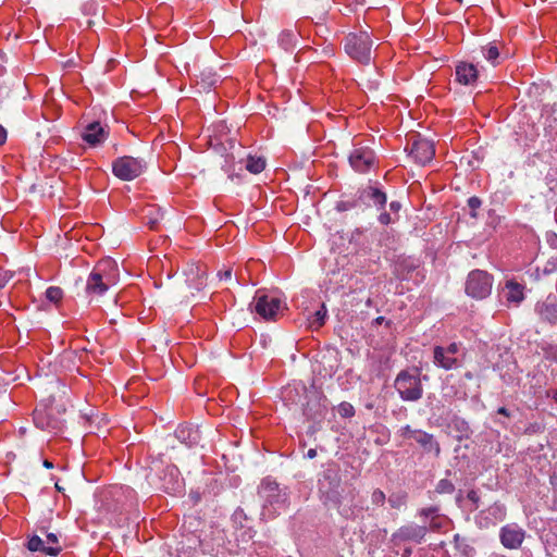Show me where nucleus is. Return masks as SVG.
Segmentation results:
<instances>
[{
  "label": "nucleus",
  "instance_id": "20",
  "mask_svg": "<svg viewBox=\"0 0 557 557\" xmlns=\"http://www.w3.org/2000/svg\"><path fill=\"white\" fill-rule=\"evenodd\" d=\"M479 77V71L478 67L468 62H459L456 65V81L459 84L469 86L473 85Z\"/></svg>",
  "mask_w": 557,
  "mask_h": 557
},
{
  "label": "nucleus",
  "instance_id": "32",
  "mask_svg": "<svg viewBox=\"0 0 557 557\" xmlns=\"http://www.w3.org/2000/svg\"><path fill=\"white\" fill-rule=\"evenodd\" d=\"M455 491V485L448 479H442L437 482L435 492L438 494H451Z\"/></svg>",
  "mask_w": 557,
  "mask_h": 557
},
{
  "label": "nucleus",
  "instance_id": "50",
  "mask_svg": "<svg viewBox=\"0 0 557 557\" xmlns=\"http://www.w3.org/2000/svg\"><path fill=\"white\" fill-rule=\"evenodd\" d=\"M465 376L468 379V380H471L473 377L472 373L471 372H467L465 374Z\"/></svg>",
  "mask_w": 557,
  "mask_h": 557
},
{
  "label": "nucleus",
  "instance_id": "34",
  "mask_svg": "<svg viewBox=\"0 0 557 557\" xmlns=\"http://www.w3.org/2000/svg\"><path fill=\"white\" fill-rule=\"evenodd\" d=\"M13 272L0 268V290L12 280Z\"/></svg>",
  "mask_w": 557,
  "mask_h": 557
},
{
  "label": "nucleus",
  "instance_id": "37",
  "mask_svg": "<svg viewBox=\"0 0 557 557\" xmlns=\"http://www.w3.org/2000/svg\"><path fill=\"white\" fill-rule=\"evenodd\" d=\"M232 519L235 523H238L240 527H244L243 524V521L247 519L246 517V513L244 512V510L242 508H237L233 516H232Z\"/></svg>",
  "mask_w": 557,
  "mask_h": 557
},
{
  "label": "nucleus",
  "instance_id": "47",
  "mask_svg": "<svg viewBox=\"0 0 557 557\" xmlns=\"http://www.w3.org/2000/svg\"><path fill=\"white\" fill-rule=\"evenodd\" d=\"M315 456H317V449H314V448H310L306 454V457L309 459H313Z\"/></svg>",
  "mask_w": 557,
  "mask_h": 557
},
{
  "label": "nucleus",
  "instance_id": "44",
  "mask_svg": "<svg viewBox=\"0 0 557 557\" xmlns=\"http://www.w3.org/2000/svg\"><path fill=\"white\" fill-rule=\"evenodd\" d=\"M414 431H416V430H412V429L410 428V425H405V426H403V428H401V430H400L401 435H404V436H407V435H408V436H409V437H411V438H412V432H414Z\"/></svg>",
  "mask_w": 557,
  "mask_h": 557
},
{
  "label": "nucleus",
  "instance_id": "46",
  "mask_svg": "<svg viewBox=\"0 0 557 557\" xmlns=\"http://www.w3.org/2000/svg\"><path fill=\"white\" fill-rule=\"evenodd\" d=\"M7 140V131L3 126L0 125V146L3 145Z\"/></svg>",
  "mask_w": 557,
  "mask_h": 557
},
{
  "label": "nucleus",
  "instance_id": "15",
  "mask_svg": "<svg viewBox=\"0 0 557 557\" xmlns=\"http://www.w3.org/2000/svg\"><path fill=\"white\" fill-rule=\"evenodd\" d=\"M27 548L30 552H42L49 556H57L61 552L58 536L54 533H48L46 540L33 535L27 542Z\"/></svg>",
  "mask_w": 557,
  "mask_h": 557
},
{
  "label": "nucleus",
  "instance_id": "53",
  "mask_svg": "<svg viewBox=\"0 0 557 557\" xmlns=\"http://www.w3.org/2000/svg\"><path fill=\"white\" fill-rule=\"evenodd\" d=\"M554 399L557 401V389L555 391L554 395H553Z\"/></svg>",
  "mask_w": 557,
  "mask_h": 557
},
{
  "label": "nucleus",
  "instance_id": "24",
  "mask_svg": "<svg viewBox=\"0 0 557 557\" xmlns=\"http://www.w3.org/2000/svg\"><path fill=\"white\" fill-rule=\"evenodd\" d=\"M175 435L181 442L189 446L198 441V432L187 426H180L175 431Z\"/></svg>",
  "mask_w": 557,
  "mask_h": 557
},
{
  "label": "nucleus",
  "instance_id": "2",
  "mask_svg": "<svg viewBox=\"0 0 557 557\" xmlns=\"http://www.w3.org/2000/svg\"><path fill=\"white\" fill-rule=\"evenodd\" d=\"M259 496L262 499L261 516L263 519H272L284 511L288 506V494L286 487L267 478L261 482Z\"/></svg>",
  "mask_w": 557,
  "mask_h": 557
},
{
  "label": "nucleus",
  "instance_id": "41",
  "mask_svg": "<svg viewBox=\"0 0 557 557\" xmlns=\"http://www.w3.org/2000/svg\"><path fill=\"white\" fill-rule=\"evenodd\" d=\"M379 222L383 225H388L393 222L391 214L388 212H381L379 215Z\"/></svg>",
  "mask_w": 557,
  "mask_h": 557
},
{
  "label": "nucleus",
  "instance_id": "36",
  "mask_svg": "<svg viewBox=\"0 0 557 557\" xmlns=\"http://www.w3.org/2000/svg\"><path fill=\"white\" fill-rule=\"evenodd\" d=\"M371 502L374 505H383L385 502V494L379 488L374 490L371 495Z\"/></svg>",
  "mask_w": 557,
  "mask_h": 557
},
{
  "label": "nucleus",
  "instance_id": "13",
  "mask_svg": "<svg viewBox=\"0 0 557 557\" xmlns=\"http://www.w3.org/2000/svg\"><path fill=\"white\" fill-rule=\"evenodd\" d=\"M410 156L418 164L425 165L432 161L435 156L433 141L420 135L414 136L410 148Z\"/></svg>",
  "mask_w": 557,
  "mask_h": 557
},
{
  "label": "nucleus",
  "instance_id": "5",
  "mask_svg": "<svg viewBox=\"0 0 557 557\" xmlns=\"http://www.w3.org/2000/svg\"><path fill=\"white\" fill-rule=\"evenodd\" d=\"M63 411L54 407L50 398L40 401L33 412L34 424L48 433L59 434L64 428V420L61 417Z\"/></svg>",
  "mask_w": 557,
  "mask_h": 557
},
{
  "label": "nucleus",
  "instance_id": "10",
  "mask_svg": "<svg viewBox=\"0 0 557 557\" xmlns=\"http://www.w3.org/2000/svg\"><path fill=\"white\" fill-rule=\"evenodd\" d=\"M494 278L483 270H472L467 277L465 290L473 299H485L492 293Z\"/></svg>",
  "mask_w": 557,
  "mask_h": 557
},
{
  "label": "nucleus",
  "instance_id": "12",
  "mask_svg": "<svg viewBox=\"0 0 557 557\" xmlns=\"http://www.w3.org/2000/svg\"><path fill=\"white\" fill-rule=\"evenodd\" d=\"M376 156L368 146H355L349 154V164L358 173H367L376 164Z\"/></svg>",
  "mask_w": 557,
  "mask_h": 557
},
{
  "label": "nucleus",
  "instance_id": "39",
  "mask_svg": "<svg viewBox=\"0 0 557 557\" xmlns=\"http://www.w3.org/2000/svg\"><path fill=\"white\" fill-rule=\"evenodd\" d=\"M326 317V309L325 306L322 305L321 309L315 312V319L319 323V325H322L324 323Z\"/></svg>",
  "mask_w": 557,
  "mask_h": 557
},
{
  "label": "nucleus",
  "instance_id": "25",
  "mask_svg": "<svg viewBox=\"0 0 557 557\" xmlns=\"http://www.w3.org/2000/svg\"><path fill=\"white\" fill-rule=\"evenodd\" d=\"M486 513L488 516L487 518L490 519V522L495 524L505 519L506 507L500 503H494L492 506L488 507Z\"/></svg>",
  "mask_w": 557,
  "mask_h": 557
},
{
  "label": "nucleus",
  "instance_id": "26",
  "mask_svg": "<svg viewBox=\"0 0 557 557\" xmlns=\"http://www.w3.org/2000/svg\"><path fill=\"white\" fill-rule=\"evenodd\" d=\"M265 168V160L261 157L248 156L246 169L252 174L261 173Z\"/></svg>",
  "mask_w": 557,
  "mask_h": 557
},
{
  "label": "nucleus",
  "instance_id": "11",
  "mask_svg": "<svg viewBox=\"0 0 557 557\" xmlns=\"http://www.w3.org/2000/svg\"><path fill=\"white\" fill-rule=\"evenodd\" d=\"M146 169V162L140 158L124 156L112 163L113 174L122 181H133Z\"/></svg>",
  "mask_w": 557,
  "mask_h": 557
},
{
  "label": "nucleus",
  "instance_id": "4",
  "mask_svg": "<svg viewBox=\"0 0 557 557\" xmlns=\"http://www.w3.org/2000/svg\"><path fill=\"white\" fill-rule=\"evenodd\" d=\"M251 306L265 321H275L287 309L285 297L277 290L258 289Z\"/></svg>",
  "mask_w": 557,
  "mask_h": 557
},
{
  "label": "nucleus",
  "instance_id": "21",
  "mask_svg": "<svg viewBox=\"0 0 557 557\" xmlns=\"http://www.w3.org/2000/svg\"><path fill=\"white\" fill-rule=\"evenodd\" d=\"M536 311L540 317L554 324L557 322V297L549 294L545 300L536 305Z\"/></svg>",
  "mask_w": 557,
  "mask_h": 557
},
{
  "label": "nucleus",
  "instance_id": "7",
  "mask_svg": "<svg viewBox=\"0 0 557 557\" xmlns=\"http://www.w3.org/2000/svg\"><path fill=\"white\" fill-rule=\"evenodd\" d=\"M466 355V348L461 343L453 342L447 346L437 345L433 348V363L446 371L456 370L463 366Z\"/></svg>",
  "mask_w": 557,
  "mask_h": 557
},
{
  "label": "nucleus",
  "instance_id": "52",
  "mask_svg": "<svg viewBox=\"0 0 557 557\" xmlns=\"http://www.w3.org/2000/svg\"><path fill=\"white\" fill-rule=\"evenodd\" d=\"M382 320H383V317H379V318H376V322H377V323H381V321H382Z\"/></svg>",
  "mask_w": 557,
  "mask_h": 557
},
{
  "label": "nucleus",
  "instance_id": "8",
  "mask_svg": "<svg viewBox=\"0 0 557 557\" xmlns=\"http://www.w3.org/2000/svg\"><path fill=\"white\" fill-rule=\"evenodd\" d=\"M319 490L324 495L325 503L334 505L344 518L354 519L361 512L362 508L354 488H349L345 496H341L336 491H324L321 482Z\"/></svg>",
  "mask_w": 557,
  "mask_h": 557
},
{
  "label": "nucleus",
  "instance_id": "27",
  "mask_svg": "<svg viewBox=\"0 0 557 557\" xmlns=\"http://www.w3.org/2000/svg\"><path fill=\"white\" fill-rule=\"evenodd\" d=\"M296 41H297V36L292 30H283L280 34L278 42L284 50L293 49L296 45Z\"/></svg>",
  "mask_w": 557,
  "mask_h": 557
},
{
  "label": "nucleus",
  "instance_id": "22",
  "mask_svg": "<svg viewBox=\"0 0 557 557\" xmlns=\"http://www.w3.org/2000/svg\"><path fill=\"white\" fill-rule=\"evenodd\" d=\"M523 290V285L511 280L507 281L502 292L503 298L508 304L518 306L524 299Z\"/></svg>",
  "mask_w": 557,
  "mask_h": 557
},
{
  "label": "nucleus",
  "instance_id": "35",
  "mask_svg": "<svg viewBox=\"0 0 557 557\" xmlns=\"http://www.w3.org/2000/svg\"><path fill=\"white\" fill-rule=\"evenodd\" d=\"M454 423H455L457 430L461 433V435H468V433L470 431V426L467 421H465L463 419H460V418H456L454 420Z\"/></svg>",
  "mask_w": 557,
  "mask_h": 557
},
{
  "label": "nucleus",
  "instance_id": "16",
  "mask_svg": "<svg viewBox=\"0 0 557 557\" xmlns=\"http://www.w3.org/2000/svg\"><path fill=\"white\" fill-rule=\"evenodd\" d=\"M109 135L108 129L99 122L89 123L82 134L83 140L91 147H97L104 143Z\"/></svg>",
  "mask_w": 557,
  "mask_h": 557
},
{
  "label": "nucleus",
  "instance_id": "9",
  "mask_svg": "<svg viewBox=\"0 0 557 557\" xmlns=\"http://www.w3.org/2000/svg\"><path fill=\"white\" fill-rule=\"evenodd\" d=\"M372 40L367 32L351 33L346 37L345 51L361 64L371 62Z\"/></svg>",
  "mask_w": 557,
  "mask_h": 557
},
{
  "label": "nucleus",
  "instance_id": "28",
  "mask_svg": "<svg viewBox=\"0 0 557 557\" xmlns=\"http://www.w3.org/2000/svg\"><path fill=\"white\" fill-rule=\"evenodd\" d=\"M482 54L492 65L495 66L498 64L499 50L495 44H488L482 47Z\"/></svg>",
  "mask_w": 557,
  "mask_h": 557
},
{
  "label": "nucleus",
  "instance_id": "42",
  "mask_svg": "<svg viewBox=\"0 0 557 557\" xmlns=\"http://www.w3.org/2000/svg\"><path fill=\"white\" fill-rule=\"evenodd\" d=\"M218 276H219L220 281H228L232 278V270L226 269L224 271H220V272H218Z\"/></svg>",
  "mask_w": 557,
  "mask_h": 557
},
{
  "label": "nucleus",
  "instance_id": "48",
  "mask_svg": "<svg viewBox=\"0 0 557 557\" xmlns=\"http://www.w3.org/2000/svg\"><path fill=\"white\" fill-rule=\"evenodd\" d=\"M497 413L503 414L505 417H509V412L505 407L498 408Z\"/></svg>",
  "mask_w": 557,
  "mask_h": 557
},
{
  "label": "nucleus",
  "instance_id": "55",
  "mask_svg": "<svg viewBox=\"0 0 557 557\" xmlns=\"http://www.w3.org/2000/svg\"><path fill=\"white\" fill-rule=\"evenodd\" d=\"M341 206L343 207H341L339 209H346V206L344 203H342Z\"/></svg>",
  "mask_w": 557,
  "mask_h": 557
},
{
  "label": "nucleus",
  "instance_id": "45",
  "mask_svg": "<svg viewBox=\"0 0 557 557\" xmlns=\"http://www.w3.org/2000/svg\"><path fill=\"white\" fill-rule=\"evenodd\" d=\"M400 208H401V205H400V202H399V201H392V202L389 203V210H391L392 212L397 213V212L400 210Z\"/></svg>",
  "mask_w": 557,
  "mask_h": 557
},
{
  "label": "nucleus",
  "instance_id": "51",
  "mask_svg": "<svg viewBox=\"0 0 557 557\" xmlns=\"http://www.w3.org/2000/svg\"><path fill=\"white\" fill-rule=\"evenodd\" d=\"M224 171H225L226 173H228V176H230V177L232 176V174L230 173V169L224 168Z\"/></svg>",
  "mask_w": 557,
  "mask_h": 557
},
{
  "label": "nucleus",
  "instance_id": "49",
  "mask_svg": "<svg viewBox=\"0 0 557 557\" xmlns=\"http://www.w3.org/2000/svg\"><path fill=\"white\" fill-rule=\"evenodd\" d=\"M44 467L47 468V469H52L53 468V463L49 460H45L44 461Z\"/></svg>",
  "mask_w": 557,
  "mask_h": 557
},
{
  "label": "nucleus",
  "instance_id": "31",
  "mask_svg": "<svg viewBox=\"0 0 557 557\" xmlns=\"http://www.w3.org/2000/svg\"><path fill=\"white\" fill-rule=\"evenodd\" d=\"M46 298L53 304H58L63 298V290L58 286H50L46 289Z\"/></svg>",
  "mask_w": 557,
  "mask_h": 557
},
{
  "label": "nucleus",
  "instance_id": "38",
  "mask_svg": "<svg viewBox=\"0 0 557 557\" xmlns=\"http://www.w3.org/2000/svg\"><path fill=\"white\" fill-rule=\"evenodd\" d=\"M482 205V201L480 198L473 196L468 199V207L472 210L471 215L475 216V210L479 209Z\"/></svg>",
  "mask_w": 557,
  "mask_h": 557
},
{
  "label": "nucleus",
  "instance_id": "14",
  "mask_svg": "<svg viewBox=\"0 0 557 557\" xmlns=\"http://www.w3.org/2000/svg\"><path fill=\"white\" fill-rule=\"evenodd\" d=\"M525 537V531L517 523H508L499 531V540L505 548H519Z\"/></svg>",
  "mask_w": 557,
  "mask_h": 557
},
{
  "label": "nucleus",
  "instance_id": "18",
  "mask_svg": "<svg viewBox=\"0 0 557 557\" xmlns=\"http://www.w3.org/2000/svg\"><path fill=\"white\" fill-rule=\"evenodd\" d=\"M359 199L368 205L371 201L377 210H383L387 201L386 194L377 186L372 185L360 190Z\"/></svg>",
  "mask_w": 557,
  "mask_h": 557
},
{
  "label": "nucleus",
  "instance_id": "23",
  "mask_svg": "<svg viewBox=\"0 0 557 557\" xmlns=\"http://www.w3.org/2000/svg\"><path fill=\"white\" fill-rule=\"evenodd\" d=\"M206 271L198 265H191L186 272V283L190 289L200 290L206 286Z\"/></svg>",
  "mask_w": 557,
  "mask_h": 557
},
{
  "label": "nucleus",
  "instance_id": "29",
  "mask_svg": "<svg viewBox=\"0 0 557 557\" xmlns=\"http://www.w3.org/2000/svg\"><path fill=\"white\" fill-rule=\"evenodd\" d=\"M166 473L174 480L171 486H166L168 492H180L182 488V479L180 478V471L175 466L166 468Z\"/></svg>",
  "mask_w": 557,
  "mask_h": 557
},
{
  "label": "nucleus",
  "instance_id": "6",
  "mask_svg": "<svg viewBox=\"0 0 557 557\" xmlns=\"http://www.w3.org/2000/svg\"><path fill=\"white\" fill-rule=\"evenodd\" d=\"M420 369L401 370L394 381V387L404 401H418L423 395Z\"/></svg>",
  "mask_w": 557,
  "mask_h": 557
},
{
  "label": "nucleus",
  "instance_id": "3",
  "mask_svg": "<svg viewBox=\"0 0 557 557\" xmlns=\"http://www.w3.org/2000/svg\"><path fill=\"white\" fill-rule=\"evenodd\" d=\"M116 262L111 258L100 260L90 272L87 283L86 293L89 295H103L110 286L117 282Z\"/></svg>",
  "mask_w": 557,
  "mask_h": 557
},
{
  "label": "nucleus",
  "instance_id": "40",
  "mask_svg": "<svg viewBox=\"0 0 557 557\" xmlns=\"http://www.w3.org/2000/svg\"><path fill=\"white\" fill-rule=\"evenodd\" d=\"M467 497L470 502H472L474 504L475 508L479 507L480 497H479V494L476 491H474V490L469 491L467 494Z\"/></svg>",
  "mask_w": 557,
  "mask_h": 557
},
{
  "label": "nucleus",
  "instance_id": "17",
  "mask_svg": "<svg viewBox=\"0 0 557 557\" xmlns=\"http://www.w3.org/2000/svg\"><path fill=\"white\" fill-rule=\"evenodd\" d=\"M412 438L422 447L425 454H432L435 458L441 455V445L433 434L422 430L412 432Z\"/></svg>",
  "mask_w": 557,
  "mask_h": 557
},
{
  "label": "nucleus",
  "instance_id": "1",
  "mask_svg": "<svg viewBox=\"0 0 557 557\" xmlns=\"http://www.w3.org/2000/svg\"><path fill=\"white\" fill-rule=\"evenodd\" d=\"M418 516L423 521L422 525L416 523L403 525L392 535V540L396 543H421L428 532V529L434 531L441 530L446 522V517L440 513V509L436 506L420 509Z\"/></svg>",
  "mask_w": 557,
  "mask_h": 557
},
{
  "label": "nucleus",
  "instance_id": "54",
  "mask_svg": "<svg viewBox=\"0 0 557 557\" xmlns=\"http://www.w3.org/2000/svg\"><path fill=\"white\" fill-rule=\"evenodd\" d=\"M55 488L61 491V485H59L58 483H55Z\"/></svg>",
  "mask_w": 557,
  "mask_h": 557
},
{
  "label": "nucleus",
  "instance_id": "19",
  "mask_svg": "<svg viewBox=\"0 0 557 557\" xmlns=\"http://www.w3.org/2000/svg\"><path fill=\"white\" fill-rule=\"evenodd\" d=\"M327 399L324 396H315V399L309 400L304 408V414L309 420L320 421L327 411Z\"/></svg>",
  "mask_w": 557,
  "mask_h": 557
},
{
  "label": "nucleus",
  "instance_id": "43",
  "mask_svg": "<svg viewBox=\"0 0 557 557\" xmlns=\"http://www.w3.org/2000/svg\"><path fill=\"white\" fill-rule=\"evenodd\" d=\"M388 503L391 504V506H392L393 508H398V507L403 504V502H401V499H400V498H398V497H394V496H391V497L388 498Z\"/></svg>",
  "mask_w": 557,
  "mask_h": 557
},
{
  "label": "nucleus",
  "instance_id": "33",
  "mask_svg": "<svg viewBox=\"0 0 557 557\" xmlns=\"http://www.w3.org/2000/svg\"><path fill=\"white\" fill-rule=\"evenodd\" d=\"M338 413L343 418H350L355 414V408L351 404L343 401L338 406Z\"/></svg>",
  "mask_w": 557,
  "mask_h": 557
},
{
  "label": "nucleus",
  "instance_id": "30",
  "mask_svg": "<svg viewBox=\"0 0 557 557\" xmlns=\"http://www.w3.org/2000/svg\"><path fill=\"white\" fill-rule=\"evenodd\" d=\"M218 81L219 76L215 73H202L201 79L198 82V84H200L201 88L203 89H210L215 86Z\"/></svg>",
  "mask_w": 557,
  "mask_h": 557
}]
</instances>
